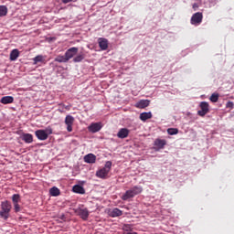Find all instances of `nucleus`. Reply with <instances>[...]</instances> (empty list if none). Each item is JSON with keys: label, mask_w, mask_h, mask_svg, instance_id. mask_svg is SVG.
Here are the masks:
<instances>
[{"label": "nucleus", "mask_w": 234, "mask_h": 234, "mask_svg": "<svg viewBox=\"0 0 234 234\" xmlns=\"http://www.w3.org/2000/svg\"><path fill=\"white\" fill-rule=\"evenodd\" d=\"M143 192L142 186H133L129 190H126L125 194L122 195V200H130V198H133L136 195H140Z\"/></svg>", "instance_id": "1"}, {"label": "nucleus", "mask_w": 234, "mask_h": 234, "mask_svg": "<svg viewBox=\"0 0 234 234\" xmlns=\"http://www.w3.org/2000/svg\"><path fill=\"white\" fill-rule=\"evenodd\" d=\"M12 210V204L8 200L1 202L0 218L4 219H8L10 217V212Z\"/></svg>", "instance_id": "2"}, {"label": "nucleus", "mask_w": 234, "mask_h": 234, "mask_svg": "<svg viewBox=\"0 0 234 234\" xmlns=\"http://www.w3.org/2000/svg\"><path fill=\"white\" fill-rule=\"evenodd\" d=\"M112 161H106L104 167L97 170L96 176H98L99 178H102V179L107 178V176H109V173L112 169Z\"/></svg>", "instance_id": "3"}, {"label": "nucleus", "mask_w": 234, "mask_h": 234, "mask_svg": "<svg viewBox=\"0 0 234 234\" xmlns=\"http://www.w3.org/2000/svg\"><path fill=\"white\" fill-rule=\"evenodd\" d=\"M199 111H197V114L200 117H205L206 114H208L209 112V103L207 101H201L199 103Z\"/></svg>", "instance_id": "4"}, {"label": "nucleus", "mask_w": 234, "mask_h": 234, "mask_svg": "<svg viewBox=\"0 0 234 234\" xmlns=\"http://www.w3.org/2000/svg\"><path fill=\"white\" fill-rule=\"evenodd\" d=\"M203 22V13H195L190 18V23L197 27Z\"/></svg>", "instance_id": "5"}, {"label": "nucleus", "mask_w": 234, "mask_h": 234, "mask_svg": "<svg viewBox=\"0 0 234 234\" xmlns=\"http://www.w3.org/2000/svg\"><path fill=\"white\" fill-rule=\"evenodd\" d=\"M74 122H75V119H74V117H72V115H67L66 116L65 124L67 125L68 133H72Z\"/></svg>", "instance_id": "6"}, {"label": "nucleus", "mask_w": 234, "mask_h": 234, "mask_svg": "<svg viewBox=\"0 0 234 234\" xmlns=\"http://www.w3.org/2000/svg\"><path fill=\"white\" fill-rule=\"evenodd\" d=\"M101 122H90V126H88V131L92 133H99L102 128Z\"/></svg>", "instance_id": "7"}, {"label": "nucleus", "mask_w": 234, "mask_h": 234, "mask_svg": "<svg viewBox=\"0 0 234 234\" xmlns=\"http://www.w3.org/2000/svg\"><path fill=\"white\" fill-rule=\"evenodd\" d=\"M79 52V48L76 47H72L69 48L67 51H66V61L70 60V58H75L76 54H78Z\"/></svg>", "instance_id": "8"}, {"label": "nucleus", "mask_w": 234, "mask_h": 234, "mask_svg": "<svg viewBox=\"0 0 234 234\" xmlns=\"http://www.w3.org/2000/svg\"><path fill=\"white\" fill-rule=\"evenodd\" d=\"M98 43H99V47L102 51H106V49H108L109 40H107V38H104L103 37H100V38H98Z\"/></svg>", "instance_id": "9"}, {"label": "nucleus", "mask_w": 234, "mask_h": 234, "mask_svg": "<svg viewBox=\"0 0 234 234\" xmlns=\"http://www.w3.org/2000/svg\"><path fill=\"white\" fill-rule=\"evenodd\" d=\"M36 137L38 138V140H47L48 139V133L47 131L44 129H38L35 132Z\"/></svg>", "instance_id": "10"}, {"label": "nucleus", "mask_w": 234, "mask_h": 234, "mask_svg": "<svg viewBox=\"0 0 234 234\" xmlns=\"http://www.w3.org/2000/svg\"><path fill=\"white\" fill-rule=\"evenodd\" d=\"M78 214L80 215V218L88 219L90 217L89 208H80Z\"/></svg>", "instance_id": "11"}, {"label": "nucleus", "mask_w": 234, "mask_h": 234, "mask_svg": "<svg viewBox=\"0 0 234 234\" xmlns=\"http://www.w3.org/2000/svg\"><path fill=\"white\" fill-rule=\"evenodd\" d=\"M130 131L127 128H122L119 130V133H117V137L119 138H127L129 137Z\"/></svg>", "instance_id": "12"}, {"label": "nucleus", "mask_w": 234, "mask_h": 234, "mask_svg": "<svg viewBox=\"0 0 234 234\" xmlns=\"http://www.w3.org/2000/svg\"><path fill=\"white\" fill-rule=\"evenodd\" d=\"M110 217H112L113 218L116 217H121L122 215V211L121 208L114 207L109 212Z\"/></svg>", "instance_id": "13"}, {"label": "nucleus", "mask_w": 234, "mask_h": 234, "mask_svg": "<svg viewBox=\"0 0 234 234\" xmlns=\"http://www.w3.org/2000/svg\"><path fill=\"white\" fill-rule=\"evenodd\" d=\"M0 102L4 105H8L14 102V97H12L11 95H5V97H2Z\"/></svg>", "instance_id": "14"}, {"label": "nucleus", "mask_w": 234, "mask_h": 234, "mask_svg": "<svg viewBox=\"0 0 234 234\" xmlns=\"http://www.w3.org/2000/svg\"><path fill=\"white\" fill-rule=\"evenodd\" d=\"M150 105V100H140L138 103H136V108L144 109Z\"/></svg>", "instance_id": "15"}, {"label": "nucleus", "mask_w": 234, "mask_h": 234, "mask_svg": "<svg viewBox=\"0 0 234 234\" xmlns=\"http://www.w3.org/2000/svg\"><path fill=\"white\" fill-rule=\"evenodd\" d=\"M22 140L25 144H33V135L32 133H22Z\"/></svg>", "instance_id": "16"}, {"label": "nucleus", "mask_w": 234, "mask_h": 234, "mask_svg": "<svg viewBox=\"0 0 234 234\" xmlns=\"http://www.w3.org/2000/svg\"><path fill=\"white\" fill-rule=\"evenodd\" d=\"M84 162L86 163H95L96 162V155L94 154H88L84 156Z\"/></svg>", "instance_id": "17"}, {"label": "nucleus", "mask_w": 234, "mask_h": 234, "mask_svg": "<svg viewBox=\"0 0 234 234\" xmlns=\"http://www.w3.org/2000/svg\"><path fill=\"white\" fill-rule=\"evenodd\" d=\"M72 191L75 192L76 194H81V195L85 194V189L83 186H80V185L73 186Z\"/></svg>", "instance_id": "18"}, {"label": "nucleus", "mask_w": 234, "mask_h": 234, "mask_svg": "<svg viewBox=\"0 0 234 234\" xmlns=\"http://www.w3.org/2000/svg\"><path fill=\"white\" fill-rule=\"evenodd\" d=\"M19 54L20 52L18 51V49H13V51L10 52V60H17V58H19Z\"/></svg>", "instance_id": "19"}, {"label": "nucleus", "mask_w": 234, "mask_h": 234, "mask_svg": "<svg viewBox=\"0 0 234 234\" xmlns=\"http://www.w3.org/2000/svg\"><path fill=\"white\" fill-rule=\"evenodd\" d=\"M154 144L159 149H163L166 144V140H161L160 138H157V140L154 141Z\"/></svg>", "instance_id": "20"}, {"label": "nucleus", "mask_w": 234, "mask_h": 234, "mask_svg": "<svg viewBox=\"0 0 234 234\" xmlns=\"http://www.w3.org/2000/svg\"><path fill=\"white\" fill-rule=\"evenodd\" d=\"M152 117H153L152 112H142V113L140 114V119H141L143 122H146V120L152 119Z\"/></svg>", "instance_id": "21"}, {"label": "nucleus", "mask_w": 234, "mask_h": 234, "mask_svg": "<svg viewBox=\"0 0 234 234\" xmlns=\"http://www.w3.org/2000/svg\"><path fill=\"white\" fill-rule=\"evenodd\" d=\"M8 13V8L5 5H0V17H4Z\"/></svg>", "instance_id": "22"}, {"label": "nucleus", "mask_w": 234, "mask_h": 234, "mask_svg": "<svg viewBox=\"0 0 234 234\" xmlns=\"http://www.w3.org/2000/svg\"><path fill=\"white\" fill-rule=\"evenodd\" d=\"M49 194L52 197H58V195L60 194V190L58 189V187L53 186L51 187V189L49 190Z\"/></svg>", "instance_id": "23"}, {"label": "nucleus", "mask_w": 234, "mask_h": 234, "mask_svg": "<svg viewBox=\"0 0 234 234\" xmlns=\"http://www.w3.org/2000/svg\"><path fill=\"white\" fill-rule=\"evenodd\" d=\"M55 61H58V63H66L67 62V52H65V56L56 57Z\"/></svg>", "instance_id": "24"}, {"label": "nucleus", "mask_w": 234, "mask_h": 234, "mask_svg": "<svg viewBox=\"0 0 234 234\" xmlns=\"http://www.w3.org/2000/svg\"><path fill=\"white\" fill-rule=\"evenodd\" d=\"M34 65H37L39 62H44L46 60V58L44 56H37L34 57Z\"/></svg>", "instance_id": "25"}, {"label": "nucleus", "mask_w": 234, "mask_h": 234, "mask_svg": "<svg viewBox=\"0 0 234 234\" xmlns=\"http://www.w3.org/2000/svg\"><path fill=\"white\" fill-rule=\"evenodd\" d=\"M84 58H85L84 54H78L76 57L73 58V61H75V63H78L80 61H83Z\"/></svg>", "instance_id": "26"}, {"label": "nucleus", "mask_w": 234, "mask_h": 234, "mask_svg": "<svg viewBox=\"0 0 234 234\" xmlns=\"http://www.w3.org/2000/svg\"><path fill=\"white\" fill-rule=\"evenodd\" d=\"M219 99V94L217 93H213L212 95H210V101H212L213 103H217V101H218Z\"/></svg>", "instance_id": "27"}, {"label": "nucleus", "mask_w": 234, "mask_h": 234, "mask_svg": "<svg viewBox=\"0 0 234 234\" xmlns=\"http://www.w3.org/2000/svg\"><path fill=\"white\" fill-rule=\"evenodd\" d=\"M12 200L14 203V206H16L20 201V195L19 194H14L12 197Z\"/></svg>", "instance_id": "28"}, {"label": "nucleus", "mask_w": 234, "mask_h": 234, "mask_svg": "<svg viewBox=\"0 0 234 234\" xmlns=\"http://www.w3.org/2000/svg\"><path fill=\"white\" fill-rule=\"evenodd\" d=\"M167 133H169V135H176V133H178V129L177 128H168Z\"/></svg>", "instance_id": "29"}, {"label": "nucleus", "mask_w": 234, "mask_h": 234, "mask_svg": "<svg viewBox=\"0 0 234 234\" xmlns=\"http://www.w3.org/2000/svg\"><path fill=\"white\" fill-rule=\"evenodd\" d=\"M122 229L125 230V233H129L131 230H133L131 224H124L122 226Z\"/></svg>", "instance_id": "30"}, {"label": "nucleus", "mask_w": 234, "mask_h": 234, "mask_svg": "<svg viewBox=\"0 0 234 234\" xmlns=\"http://www.w3.org/2000/svg\"><path fill=\"white\" fill-rule=\"evenodd\" d=\"M226 108L233 109L234 108V102L233 101H228L226 104Z\"/></svg>", "instance_id": "31"}, {"label": "nucleus", "mask_w": 234, "mask_h": 234, "mask_svg": "<svg viewBox=\"0 0 234 234\" xmlns=\"http://www.w3.org/2000/svg\"><path fill=\"white\" fill-rule=\"evenodd\" d=\"M14 207L16 212H20L21 207L18 203L15 204Z\"/></svg>", "instance_id": "32"}, {"label": "nucleus", "mask_w": 234, "mask_h": 234, "mask_svg": "<svg viewBox=\"0 0 234 234\" xmlns=\"http://www.w3.org/2000/svg\"><path fill=\"white\" fill-rule=\"evenodd\" d=\"M46 133H48V135H49L50 133H53V129H52V128H47V129H46Z\"/></svg>", "instance_id": "33"}, {"label": "nucleus", "mask_w": 234, "mask_h": 234, "mask_svg": "<svg viewBox=\"0 0 234 234\" xmlns=\"http://www.w3.org/2000/svg\"><path fill=\"white\" fill-rule=\"evenodd\" d=\"M63 4H69V2H72L73 0H61Z\"/></svg>", "instance_id": "34"}, {"label": "nucleus", "mask_w": 234, "mask_h": 234, "mask_svg": "<svg viewBox=\"0 0 234 234\" xmlns=\"http://www.w3.org/2000/svg\"><path fill=\"white\" fill-rule=\"evenodd\" d=\"M122 234H139L138 232H123Z\"/></svg>", "instance_id": "35"}, {"label": "nucleus", "mask_w": 234, "mask_h": 234, "mask_svg": "<svg viewBox=\"0 0 234 234\" xmlns=\"http://www.w3.org/2000/svg\"><path fill=\"white\" fill-rule=\"evenodd\" d=\"M193 8L194 9H197L198 8V5L197 4H193Z\"/></svg>", "instance_id": "36"}, {"label": "nucleus", "mask_w": 234, "mask_h": 234, "mask_svg": "<svg viewBox=\"0 0 234 234\" xmlns=\"http://www.w3.org/2000/svg\"><path fill=\"white\" fill-rule=\"evenodd\" d=\"M24 234H27V233H24Z\"/></svg>", "instance_id": "37"}]
</instances>
